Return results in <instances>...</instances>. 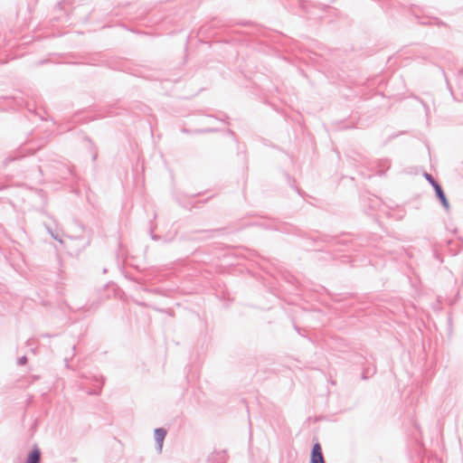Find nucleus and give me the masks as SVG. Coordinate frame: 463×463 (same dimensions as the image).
I'll list each match as a JSON object with an SVG mask.
<instances>
[{
  "instance_id": "1",
  "label": "nucleus",
  "mask_w": 463,
  "mask_h": 463,
  "mask_svg": "<svg viewBox=\"0 0 463 463\" xmlns=\"http://www.w3.org/2000/svg\"><path fill=\"white\" fill-rule=\"evenodd\" d=\"M311 463H325L322 449L319 443H316L311 452Z\"/></svg>"
},
{
  "instance_id": "2",
  "label": "nucleus",
  "mask_w": 463,
  "mask_h": 463,
  "mask_svg": "<svg viewBox=\"0 0 463 463\" xmlns=\"http://www.w3.org/2000/svg\"><path fill=\"white\" fill-rule=\"evenodd\" d=\"M166 431L164 429H156L155 430V439L158 443V448L161 450L163 446V441L165 439Z\"/></svg>"
},
{
  "instance_id": "3",
  "label": "nucleus",
  "mask_w": 463,
  "mask_h": 463,
  "mask_svg": "<svg viewBox=\"0 0 463 463\" xmlns=\"http://www.w3.org/2000/svg\"><path fill=\"white\" fill-rule=\"evenodd\" d=\"M40 457H41L40 450L38 449H34L28 455V458H27V460L25 463H39Z\"/></svg>"
},
{
  "instance_id": "4",
  "label": "nucleus",
  "mask_w": 463,
  "mask_h": 463,
  "mask_svg": "<svg viewBox=\"0 0 463 463\" xmlns=\"http://www.w3.org/2000/svg\"><path fill=\"white\" fill-rule=\"evenodd\" d=\"M432 184H433V186L435 188V191H436L439 198L441 200L442 203L445 206H448V202H447V199L445 197V194H444L441 187L437 183H435L434 181H432Z\"/></svg>"
},
{
  "instance_id": "5",
  "label": "nucleus",
  "mask_w": 463,
  "mask_h": 463,
  "mask_svg": "<svg viewBox=\"0 0 463 463\" xmlns=\"http://www.w3.org/2000/svg\"><path fill=\"white\" fill-rule=\"evenodd\" d=\"M427 179H429L431 183H432V181H433V180H432V178H431V176H430V175H427Z\"/></svg>"
}]
</instances>
